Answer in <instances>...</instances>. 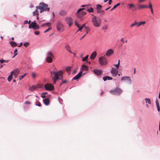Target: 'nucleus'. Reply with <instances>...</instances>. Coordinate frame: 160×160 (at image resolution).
Here are the masks:
<instances>
[{
    "label": "nucleus",
    "instance_id": "9b49d317",
    "mask_svg": "<svg viewBox=\"0 0 160 160\" xmlns=\"http://www.w3.org/2000/svg\"><path fill=\"white\" fill-rule=\"evenodd\" d=\"M118 69L115 68H112L111 72L113 76L114 77H116L117 76L118 72Z\"/></svg>",
    "mask_w": 160,
    "mask_h": 160
},
{
    "label": "nucleus",
    "instance_id": "680f3d73",
    "mask_svg": "<svg viewBox=\"0 0 160 160\" xmlns=\"http://www.w3.org/2000/svg\"><path fill=\"white\" fill-rule=\"evenodd\" d=\"M108 1H109V2H108V4L109 5H111V3H112V1H110V0H108Z\"/></svg>",
    "mask_w": 160,
    "mask_h": 160
},
{
    "label": "nucleus",
    "instance_id": "6e6d98bb",
    "mask_svg": "<svg viewBox=\"0 0 160 160\" xmlns=\"http://www.w3.org/2000/svg\"><path fill=\"white\" fill-rule=\"evenodd\" d=\"M107 80V76H105L103 78V80L104 81H106Z\"/></svg>",
    "mask_w": 160,
    "mask_h": 160
},
{
    "label": "nucleus",
    "instance_id": "864d4df0",
    "mask_svg": "<svg viewBox=\"0 0 160 160\" xmlns=\"http://www.w3.org/2000/svg\"><path fill=\"white\" fill-rule=\"evenodd\" d=\"M41 96L43 98H45V94L43 93H42V95H41Z\"/></svg>",
    "mask_w": 160,
    "mask_h": 160
},
{
    "label": "nucleus",
    "instance_id": "774afa93",
    "mask_svg": "<svg viewBox=\"0 0 160 160\" xmlns=\"http://www.w3.org/2000/svg\"><path fill=\"white\" fill-rule=\"evenodd\" d=\"M86 34H85L84 35L83 37H82L80 39V40H81L85 36Z\"/></svg>",
    "mask_w": 160,
    "mask_h": 160
},
{
    "label": "nucleus",
    "instance_id": "a211bd4d",
    "mask_svg": "<svg viewBox=\"0 0 160 160\" xmlns=\"http://www.w3.org/2000/svg\"><path fill=\"white\" fill-rule=\"evenodd\" d=\"M97 56V52L96 51L93 52L91 55L90 58L92 60L94 59Z\"/></svg>",
    "mask_w": 160,
    "mask_h": 160
},
{
    "label": "nucleus",
    "instance_id": "79ce46f5",
    "mask_svg": "<svg viewBox=\"0 0 160 160\" xmlns=\"http://www.w3.org/2000/svg\"><path fill=\"white\" fill-rule=\"evenodd\" d=\"M32 76L33 78H35L37 75V74L34 72H33L32 74Z\"/></svg>",
    "mask_w": 160,
    "mask_h": 160
},
{
    "label": "nucleus",
    "instance_id": "58836bf2",
    "mask_svg": "<svg viewBox=\"0 0 160 160\" xmlns=\"http://www.w3.org/2000/svg\"><path fill=\"white\" fill-rule=\"evenodd\" d=\"M17 51H18V50L17 49H16L15 50H14V55L13 56V57L12 58H14L16 56L18 53H17Z\"/></svg>",
    "mask_w": 160,
    "mask_h": 160
},
{
    "label": "nucleus",
    "instance_id": "1a4fd4ad",
    "mask_svg": "<svg viewBox=\"0 0 160 160\" xmlns=\"http://www.w3.org/2000/svg\"><path fill=\"white\" fill-rule=\"evenodd\" d=\"M65 21L68 24L69 26L71 27L73 23V20L70 17H66L65 18Z\"/></svg>",
    "mask_w": 160,
    "mask_h": 160
},
{
    "label": "nucleus",
    "instance_id": "7ed1b4c3",
    "mask_svg": "<svg viewBox=\"0 0 160 160\" xmlns=\"http://www.w3.org/2000/svg\"><path fill=\"white\" fill-rule=\"evenodd\" d=\"M54 57V55L52 52L49 51L47 54V58H46V62L49 63L52 62V58Z\"/></svg>",
    "mask_w": 160,
    "mask_h": 160
},
{
    "label": "nucleus",
    "instance_id": "3c124183",
    "mask_svg": "<svg viewBox=\"0 0 160 160\" xmlns=\"http://www.w3.org/2000/svg\"><path fill=\"white\" fill-rule=\"evenodd\" d=\"M75 25H76L78 28H79V25L78 23L76 21L75 22Z\"/></svg>",
    "mask_w": 160,
    "mask_h": 160
},
{
    "label": "nucleus",
    "instance_id": "69168bd1",
    "mask_svg": "<svg viewBox=\"0 0 160 160\" xmlns=\"http://www.w3.org/2000/svg\"><path fill=\"white\" fill-rule=\"evenodd\" d=\"M86 25V23H84L83 24L82 26V27L83 28V27H85V26Z\"/></svg>",
    "mask_w": 160,
    "mask_h": 160
},
{
    "label": "nucleus",
    "instance_id": "39448f33",
    "mask_svg": "<svg viewBox=\"0 0 160 160\" xmlns=\"http://www.w3.org/2000/svg\"><path fill=\"white\" fill-rule=\"evenodd\" d=\"M54 76H51L52 80L53 82V84H55L56 81L59 79V74L58 72L54 71L53 72Z\"/></svg>",
    "mask_w": 160,
    "mask_h": 160
},
{
    "label": "nucleus",
    "instance_id": "37998d69",
    "mask_svg": "<svg viewBox=\"0 0 160 160\" xmlns=\"http://www.w3.org/2000/svg\"><path fill=\"white\" fill-rule=\"evenodd\" d=\"M66 14V12L64 11H61L59 12V14L61 15H64Z\"/></svg>",
    "mask_w": 160,
    "mask_h": 160
},
{
    "label": "nucleus",
    "instance_id": "bb28decb",
    "mask_svg": "<svg viewBox=\"0 0 160 160\" xmlns=\"http://www.w3.org/2000/svg\"><path fill=\"white\" fill-rule=\"evenodd\" d=\"M148 6L145 5H140L139 6L138 8L139 9L145 8H148Z\"/></svg>",
    "mask_w": 160,
    "mask_h": 160
},
{
    "label": "nucleus",
    "instance_id": "6e6552de",
    "mask_svg": "<svg viewBox=\"0 0 160 160\" xmlns=\"http://www.w3.org/2000/svg\"><path fill=\"white\" fill-rule=\"evenodd\" d=\"M29 28H33L35 30H36L39 29V27L38 25H37L35 21L32 22L29 26Z\"/></svg>",
    "mask_w": 160,
    "mask_h": 160
},
{
    "label": "nucleus",
    "instance_id": "052dcab7",
    "mask_svg": "<svg viewBox=\"0 0 160 160\" xmlns=\"http://www.w3.org/2000/svg\"><path fill=\"white\" fill-rule=\"evenodd\" d=\"M81 13H82V14L83 16L84 15H85L86 13V12H85L84 11L82 12Z\"/></svg>",
    "mask_w": 160,
    "mask_h": 160
},
{
    "label": "nucleus",
    "instance_id": "13d9d810",
    "mask_svg": "<svg viewBox=\"0 0 160 160\" xmlns=\"http://www.w3.org/2000/svg\"><path fill=\"white\" fill-rule=\"evenodd\" d=\"M135 25H134V23H132L131 25H130V27L131 28H132Z\"/></svg>",
    "mask_w": 160,
    "mask_h": 160
},
{
    "label": "nucleus",
    "instance_id": "e433bc0d",
    "mask_svg": "<svg viewBox=\"0 0 160 160\" xmlns=\"http://www.w3.org/2000/svg\"><path fill=\"white\" fill-rule=\"evenodd\" d=\"M8 61H9L8 60H4L3 59H2V60H0V62L1 63H3L4 62L7 63V62H8Z\"/></svg>",
    "mask_w": 160,
    "mask_h": 160
},
{
    "label": "nucleus",
    "instance_id": "7c9ffc66",
    "mask_svg": "<svg viewBox=\"0 0 160 160\" xmlns=\"http://www.w3.org/2000/svg\"><path fill=\"white\" fill-rule=\"evenodd\" d=\"M72 68V67L68 66L66 68V70L67 72L69 73V74H70V70Z\"/></svg>",
    "mask_w": 160,
    "mask_h": 160
},
{
    "label": "nucleus",
    "instance_id": "473e14b6",
    "mask_svg": "<svg viewBox=\"0 0 160 160\" xmlns=\"http://www.w3.org/2000/svg\"><path fill=\"white\" fill-rule=\"evenodd\" d=\"M86 10L89 12H93V9L92 8H90L89 9H87Z\"/></svg>",
    "mask_w": 160,
    "mask_h": 160
},
{
    "label": "nucleus",
    "instance_id": "dca6fc26",
    "mask_svg": "<svg viewBox=\"0 0 160 160\" xmlns=\"http://www.w3.org/2000/svg\"><path fill=\"white\" fill-rule=\"evenodd\" d=\"M63 27L62 24L60 22H58L57 25V29L58 31H60Z\"/></svg>",
    "mask_w": 160,
    "mask_h": 160
},
{
    "label": "nucleus",
    "instance_id": "6ab92c4d",
    "mask_svg": "<svg viewBox=\"0 0 160 160\" xmlns=\"http://www.w3.org/2000/svg\"><path fill=\"white\" fill-rule=\"evenodd\" d=\"M82 74V72H80L76 76L73 78V79L74 80H78L81 76Z\"/></svg>",
    "mask_w": 160,
    "mask_h": 160
},
{
    "label": "nucleus",
    "instance_id": "ddd939ff",
    "mask_svg": "<svg viewBox=\"0 0 160 160\" xmlns=\"http://www.w3.org/2000/svg\"><path fill=\"white\" fill-rule=\"evenodd\" d=\"M93 72L98 76L101 75L102 74V71L100 69H94L93 70Z\"/></svg>",
    "mask_w": 160,
    "mask_h": 160
},
{
    "label": "nucleus",
    "instance_id": "20e7f679",
    "mask_svg": "<svg viewBox=\"0 0 160 160\" xmlns=\"http://www.w3.org/2000/svg\"><path fill=\"white\" fill-rule=\"evenodd\" d=\"M98 61L99 63L102 66H105L108 63L107 59L103 56L100 57L99 58Z\"/></svg>",
    "mask_w": 160,
    "mask_h": 160
},
{
    "label": "nucleus",
    "instance_id": "a18cd8bd",
    "mask_svg": "<svg viewBox=\"0 0 160 160\" xmlns=\"http://www.w3.org/2000/svg\"><path fill=\"white\" fill-rule=\"evenodd\" d=\"M36 105L39 107L41 106L40 103L39 101H37L36 102Z\"/></svg>",
    "mask_w": 160,
    "mask_h": 160
},
{
    "label": "nucleus",
    "instance_id": "f704fd0d",
    "mask_svg": "<svg viewBox=\"0 0 160 160\" xmlns=\"http://www.w3.org/2000/svg\"><path fill=\"white\" fill-rule=\"evenodd\" d=\"M28 74L27 73H25L23 75H22L19 77V79L20 80H21L22 79Z\"/></svg>",
    "mask_w": 160,
    "mask_h": 160
},
{
    "label": "nucleus",
    "instance_id": "412c9836",
    "mask_svg": "<svg viewBox=\"0 0 160 160\" xmlns=\"http://www.w3.org/2000/svg\"><path fill=\"white\" fill-rule=\"evenodd\" d=\"M44 103L46 105H48L49 103V98H46L43 100Z\"/></svg>",
    "mask_w": 160,
    "mask_h": 160
},
{
    "label": "nucleus",
    "instance_id": "49530a36",
    "mask_svg": "<svg viewBox=\"0 0 160 160\" xmlns=\"http://www.w3.org/2000/svg\"><path fill=\"white\" fill-rule=\"evenodd\" d=\"M29 43L27 42L24 43L23 44V45L25 47H27L29 45Z\"/></svg>",
    "mask_w": 160,
    "mask_h": 160
},
{
    "label": "nucleus",
    "instance_id": "c756f323",
    "mask_svg": "<svg viewBox=\"0 0 160 160\" xmlns=\"http://www.w3.org/2000/svg\"><path fill=\"white\" fill-rule=\"evenodd\" d=\"M145 100L146 101V103H148L149 104H151V102L149 99L148 98H145Z\"/></svg>",
    "mask_w": 160,
    "mask_h": 160
},
{
    "label": "nucleus",
    "instance_id": "a19ab883",
    "mask_svg": "<svg viewBox=\"0 0 160 160\" xmlns=\"http://www.w3.org/2000/svg\"><path fill=\"white\" fill-rule=\"evenodd\" d=\"M108 28V26L107 25H104L102 28V29L103 30H106Z\"/></svg>",
    "mask_w": 160,
    "mask_h": 160
},
{
    "label": "nucleus",
    "instance_id": "f3484780",
    "mask_svg": "<svg viewBox=\"0 0 160 160\" xmlns=\"http://www.w3.org/2000/svg\"><path fill=\"white\" fill-rule=\"evenodd\" d=\"M128 8L130 9H132L133 11H134L135 9V7L134 4L132 3H129L128 4Z\"/></svg>",
    "mask_w": 160,
    "mask_h": 160
},
{
    "label": "nucleus",
    "instance_id": "0e129e2a",
    "mask_svg": "<svg viewBox=\"0 0 160 160\" xmlns=\"http://www.w3.org/2000/svg\"><path fill=\"white\" fill-rule=\"evenodd\" d=\"M135 25H137V22H136V21H135L134 22V23H133Z\"/></svg>",
    "mask_w": 160,
    "mask_h": 160
},
{
    "label": "nucleus",
    "instance_id": "4468645a",
    "mask_svg": "<svg viewBox=\"0 0 160 160\" xmlns=\"http://www.w3.org/2000/svg\"><path fill=\"white\" fill-rule=\"evenodd\" d=\"M11 72H12V75H14L15 78H16L19 73V70L18 69H16L12 71Z\"/></svg>",
    "mask_w": 160,
    "mask_h": 160
},
{
    "label": "nucleus",
    "instance_id": "c85d7f7f",
    "mask_svg": "<svg viewBox=\"0 0 160 160\" xmlns=\"http://www.w3.org/2000/svg\"><path fill=\"white\" fill-rule=\"evenodd\" d=\"M37 88V87L35 86H32V87H29V90L30 91H33L35 90Z\"/></svg>",
    "mask_w": 160,
    "mask_h": 160
},
{
    "label": "nucleus",
    "instance_id": "603ef678",
    "mask_svg": "<svg viewBox=\"0 0 160 160\" xmlns=\"http://www.w3.org/2000/svg\"><path fill=\"white\" fill-rule=\"evenodd\" d=\"M107 80H111L112 79V77L109 76H107Z\"/></svg>",
    "mask_w": 160,
    "mask_h": 160
},
{
    "label": "nucleus",
    "instance_id": "c9c22d12",
    "mask_svg": "<svg viewBox=\"0 0 160 160\" xmlns=\"http://www.w3.org/2000/svg\"><path fill=\"white\" fill-rule=\"evenodd\" d=\"M120 65V60H119L118 61V63L117 64H115L114 65V66L116 67V68L117 69H118Z\"/></svg>",
    "mask_w": 160,
    "mask_h": 160
},
{
    "label": "nucleus",
    "instance_id": "f03ea898",
    "mask_svg": "<svg viewBox=\"0 0 160 160\" xmlns=\"http://www.w3.org/2000/svg\"><path fill=\"white\" fill-rule=\"evenodd\" d=\"M36 8L39 9L41 13L45 11H48L49 10V8H48V5L43 2L40 3L38 6L36 7Z\"/></svg>",
    "mask_w": 160,
    "mask_h": 160
},
{
    "label": "nucleus",
    "instance_id": "5701e85b",
    "mask_svg": "<svg viewBox=\"0 0 160 160\" xmlns=\"http://www.w3.org/2000/svg\"><path fill=\"white\" fill-rule=\"evenodd\" d=\"M9 43L12 47H15L17 45V44L16 43L13 41H10Z\"/></svg>",
    "mask_w": 160,
    "mask_h": 160
},
{
    "label": "nucleus",
    "instance_id": "72a5a7b5",
    "mask_svg": "<svg viewBox=\"0 0 160 160\" xmlns=\"http://www.w3.org/2000/svg\"><path fill=\"white\" fill-rule=\"evenodd\" d=\"M51 25V23H49V22H47V23H44L43 24H42V27H44L45 26H50Z\"/></svg>",
    "mask_w": 160,
    "mask_h": 160
},
{
    "label": "nucleus",
    "instance_id": "de8ad7c7",
    "mask_svg": "<svg viewBox=\"0 0 160 160\" xmlns=\"http://www.w3.org/2000/svg\"><path fill=\"white\" fill-rule=\"evenodd\" d=\"M24 103L25 104L30 105L31 104V102L30 101H27L25 102Z\"/></svg>",
    "mask_w": 160,
    "mask_h": 160
},
{
    "label": "nucleus",
    "instance_id": "4d7b16f0",
    "mask_svg": "<svg viewBox=\"0 0 160 160\" xmlns=\"http://www.w3.org/2000/svg\"><path fill=\"white\" fill-rule=\"evenodd\" d=\"M39 33V31H36L35 32V34L36 35H38Z\"/></svg>",
    "mask_w": 160,
    "mask_h": 160
},
{
    "label": "nucleus",
    "instance_id": "4c0bfd02",
    "mask_svg": "<svg viewBox=\"0 0 160 160\" xmlns=\"http://www.w3.org/2000/svg\"><path fill=\"white\" fill-rule=\"evenodd\" d=\"M102 6L99 4H98L96 6V9L97 10L101 9L102 8Z\"/></svg>",
    "mask_w": 160,
    "mask_h": 160
},
{
    "label": "nucleus",
    "instance_id": "09e8293b",
    "mask_svg": "<svg viewBox=\"0 0 160 160\" xmlns=\"http://www.w3.org/2000/svg\"><path fill=\"white\" fill-rule=\"evenodd\" d=\"M85 9L84 8H80L79 9L78 11H77V13H79V12H80L81 11H82L83 10H84Z\"/></svg>",
    "mask_w": 160,
    "mask_h": 160
},
{
    "label": "nucleus",
    "instance_id": "a878e982",
    "mask_svg": "<svg viewBox=\"0 0 160 160\" xmlns=\"http://www.w3.org/2000/svg\"><path fill=\"white\" fill-rule=\"evenodd\" d=\"M38 9H37L36 8V10L33 12L32 14H33V16H38L39 13L38 12Z\"/></svg>",
    "mask_w": 160,
    "mask_h": 160
},
{
    "label": "nucleus",
    "instance_id": "5fc2aeb1",
    "mask_svg": "<svg viewBox=\"0 0 160 160\" xmlns=\"http://www.w3.org/2000/svg\"><path fill=\"white\" fill-rule=\"evenodd\" d=\"M67 82V81H66V80L63 81L61 83V84H63L64 83H66Z\"/></svg>",
    "mask_w": 160,
    "mask_h": 160
},
{
    "label": "nucleus",
    "instance_id": "423d86ee",
    "mask_svg": "<svg viewBox=\"0 0 160 160\" xmlns=\"http://www.w3.org/2000/svg\"><path fill=\"white\" fill-rule=\"evenodd\" d=\"M110 92L112 94L120 95L122 92V90L120 88H117L110 90Z\"/></svg>",
    "mask_w": 160,
    "mask_h": 160
},
{
    "label": "nucleus",
    "instance_id": "f257e3e1",
    "mask_svg": "<svg viewBox=\"0 0 160 160\" xmlns=\"http://www.w3.org/2000/svg\"><path fill=\"white\" fill-rule=\"evenodd\" d=\"M92 21L93 25L96 27H100L101 23V19L100 18L93 15L92 18Z\"/></svg>",
    "mask_w": 160,
    "mask_h": 160
},
{
    "label": "nucleus",
    "instance_id": "aec40b11",
    "mask_svg": "<svg viewBox=\"0 0 160 160\" xmlns=\"http://www.w3.org/2000/svg\"><path fill=\"white\" fill-rule=\"evenodd\" d=\"M148 7V8H149L150 9L152 14H153V10L151 2H149V5Z\"/></svg>",
    "mask_w": 160,
    "mask_h": 160
},
{
    "label": "nucleus",
    "instance_id": "bf43d9fd",
    "mask_svg": "<svg viewBox=\"0 0 160 160\" xmlns=\"http://www.w3.org/2000/svg\"><path fill=\"white\" fill-rule=\"evenodd\" d=\"M79 28V29H78V31H81V30L83 28L82 27V26L81 27H79V28Z\"/></svg>",
    "mask_w": 160,
    "mask_h": 160
},
{
    "label": "nucleus",
    "instance_id": "f8f14e48",
    "mask_svg": "<svg viewBox=\"0 0 160 160\" xmlns=\"http://www.w3.org/2000/svg\"><path fill=\"white\" fill-rule=\"evenodd\" d=\"M121 81H128L130 83H131V80L130 78L128 76H124L122 77L121 78Z\"/></svg>",
    "mask_w": 160,
    "mask_h": 160
},
{
    "label": "nucleus",
    "instance_id": "4be33fe9",
    "mask_svg": "<svg viewBox=\"0 0 160 160\" xmlns=\"http://www.w3.org/2000/svg\"><path fill=\"white\" fill-rule=\"evenodd\" d=\"M97 12L98 13L100 14V15H103L104 13V11L101 9L97 10Z\"/></svg>",
    "mask_w": 160,
    "mask_h": 160
},
{
    "label": "nucleus",
    "instance_id": "ea45409f",
    "mask_svg": "<svg viewBox=\"0 0 160 160\" xmlns=\"http://www.w3.org/2000/svg\"><path fill=\"white\" fill-rule=\"evenodd\" d=\"M88 55H87L86 56H85L84 58H83L82 59V61L83 62L85 61L88 58Z\"/></svg>",
    "mask_w": 160,
    "mask_h": 160
},
{
    "label": "nucleus",
    "instance_id": "2eb2a0df",
    "mask_svg": "<svg viewBox=\"0 0 160 160\" xmlns=\"http://www.w3.org/2000/svg\"><path fill=\"white\" fill-rule=\"evenodd\" d=\"M88 70V68L87 66L85 65H82L81 66L80 72H82V73L83 71H87Z\"/></svg>",
    "mask_w": 160,
    "mask_h": 160
},
{
    "label": "nucleus",
    "instance_id": "0eeeda50",
    "mask_svg": "<svg viewBox=\"0 0 160 160\" xmlns=\"http://www.w3.org/2000/svg\"><path fill=\"white\" fill-rule=\"evenodd\" d=\"M44 87L47 91L53 90L54 89V86L51 83H47L45 85Z\"/></svg>",
    "mask_w": 160,
    "mask_h": 160
},
{
    "label": "nucleus",
    "instance_id": "c03bdc74",
    "mask_svg": "<svg viewBox=\"0 0 160 160\" xmlns=\"http://www.w3.org/2000/svg\"><path fill=\"white\" fill-rule=\"evenodd\" d=\"M85 28L87 30L86 34H87L88 32V31L90 30L89 28L88 27H85Z\"/></svg>",
    "mask_w": 160,
    "mask_h": 160
},
{
    "label": "nucleus",
    "instance_id": "9d476101",
    "mask_svg": "<svg viewBox=\"0 0 160 160\" xmlns=\"http://www.w3.org/2000/svg\"><path fill=\"white\" fill-rule=\"evenodd\" d=\"M113 53L114 50L112 49H110L107 51L105 55L107 57H109L112 55Z\"/></svg>",
    "mask_w": 160,
    "mask_h": 160
},
{
    "label": "nucleus",
    "instance_id": "8fccbe9b",
    "mask_svg": "<svg viewBox=\"0 0 160 160\" xmlns=\"http://www.w3.org/2000/svg\"><path fill=\"white\" fill-rule=\"evenodd\" d=\"M52 29V28H49L48 29H47V30H45V31H44V33H45L47 32H48L50 30H51Z\"/></svg>",
    "mask_w": 160,
    "mask_h": 160
},
{
    "label": "nucleus",
    "instance_id": "cd10ccee",
    "mask_svg": "<svg viewBox=\"0 0 160 160\" xmlns=\"http://www.w3.org/2000/svg\"><path fill=\"white\" fill-rule=\"evenodd\" d=\"M156 105L157 106V108L158 111V112H159L160 111V108L159 106V103L158 102L157 100L156 101Z\"/></svg>",
    "mask_w": 160,
    "mask_h": 160
},
{
    "label": "nucleus",
    "instance_id": "393cba45",
    "mask_svg": "<svg viewBox=\"0 0 160 160\" xmlns=\"http://www.w3.org/2000/svg\"><path fill=\"white\" fill-rule=\"evenodd\" d=\"M145 23H146V22H145V21L138 22H137V26L138 27H139L141 25H144L145 24Z\"/></svg>",
    "mask_w": 160,
    "mask_h": 160
},
{
    "label": "nucleus",
    "instance_id": "338daca9",
    "mask_svg": "<svg viewBox=\"0 0 160 160\" xmlns=\"http://www.w3.org/2000/svg\"><path fill=\"white\" fill-rule=\"evenodd\" d=\"M22 45V43L21 42L20 44V45L18 46V47H21Z\"/></svg>",
    "mask_w": 160,
    "mask_h": 160
},
{
    "label": "nucleus",
    "instance_id": "b1692460",
    "mask_svg": "<svg viewBox=\"0 0 160 160\" xmlns=\"http://www.w3.org/2000/svg\"><path fill=\"white\" fill-rule=\"evenodd\" d=\"M12 72H11L10 74L8 76V80L9 82H10L12 78Z\"/></svg>",
    "mask_w": 160,
    "mask_h": 160
},
{
    "label": "nucleus",
    "instance_id": "e2e57ef3",
    "mask_svg": "<svg viewBox=\"0 0 160 160\" xmlns=\"http://www.w3.org/2000/svg\"><path fill=\"white\" fill-rule=\"evenodd\" d=\"M24 24H26L28 23V21L27 20H25L24 21Z\"/></svg>",
    "mask_w": 160,
    "mask_h": 160
},
{
    "label": "nucleus",
    "instance_id": "2f4dec72",
    "mask_svg": "<svg viewBox=\"0 0 160 160\" xmlns=\"http://www.w3.org/2000/svg\"><path fill=\"white\" fill-rule=\"evenodd\" d=\"M120 5V3H117L116 5L114 6L113 8L111 9V11L113 10L114 9L116 8L117 7L119 6Z\"/></svg>",
    "mask_w": 160,
    "mask_h": 160
}]
</instances>
